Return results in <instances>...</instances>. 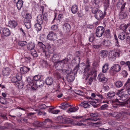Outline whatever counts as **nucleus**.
<instances>
[{"mask_svg":"<svg viewBox=\"0 0 130 130\" xmlns=\"http://www.w3.org/2000/svg\"><path fill=\"white\" fill-rule=\"evenodd\" d=\"M68 62V59L66 58L63 60L57 61L54 63V65L56 69L60 70L63 67L64 64H67Z\"/></svg>","mask_w":130,"mask_h":130,"instance_id":"nucleus-1","label":"nucleus"},{"mask_svg":"<svg viewBox=\"0 0 130 130\" xmlns=\"http://www.w3.org/2000/svg\"><path fill=\"white\" fill-rule=\"evenodd\" d=\"M92 12L95 14L94 17L97 20L102 19L105 16V14L102 11L97 8L93 9Z\"/></svg>","mask_w":130,"mask_h":130,"instance_id":"nucleus-2","label":"nucleus"},{"mask_svg":"<svg viewBox=\"0 0 130 130\" xmlns=\"http://www.w3.org/2000/svg\"><path fill=\"white\" fill-rule=\"evenodd\" d=\"M121 52L119 49H118L116 51H111L109 52V57L110 59H113L114 60L116 59V57H119Z\"/></svg>","mask_w":130,"mask_h":130,"instance_id":"nucleus-3","label":"nucleus"},{"mask_svg":"<svg viewBox=\"0 0 130 130\" xmlns=\"http://www.w3.org/2000/svg\"><path fill=\"white\" fill-rule=\"evenodd\" d=\"M48 55V57L51 56L50 59L51 61L54 63L55 62L58 61L61 57V55L60 54H57L56 53L51 54V55L47 54Z\"/></svg>","mask_w":130,"mask_h":130,"instance_id":"nucleus-4","label":"nucleus"},{"mask_svg":"<svg viewBox=\"0 0 130 130\" xmlns=\"http://www.w3.org/2000/svg\"><path fill=\"white\" fill-rule=\"evenodd\" d=\"M87 99H88V101L90 102V103L91 105H92L94 107H97L99 105V104L97 103H98L101 102V101L99 99H93L91 97H88Z\"/></svg>","mask_w":130,"mask_h":130,"instance_id":"nucleus-5","label":"nucleus"},{"mask_svg":"<svg viewBox=\"0 0 130 130\" xmlns=\"http://www.w3.org/2000/svg\"><path fill=\"white\" fill-rule=\"evenodd\" d=\"M105 29L103 26H99L96 29L95 32L96 36L98 37H101L104 32Z\"/></svg>","mask_w":130,"mask_h":130,"instance_id":"nucleus-6","label":"nucleus"},{"mask_svg":"<svg viewBox=\"0 0 130 130\" xmlns=\"http://www.w3.org/2000/svg\"><path fill=\"white\" fill-rule=\"evenodd\" d=\"M121 69L120 66L118 64H115L112 66L110 69V73L112 75H113L114 73L113 71L115 72H118L120 71Z\"/></svg>","mask_w":130,"mask_h":130,"instance_id":"nucleus-7","label":"nucleus"},{"mask_svg":"<svg viewBox=\"0 0 130 130\" xmlns=\"http://www.w3.org/2000/svg\"><path fill=\"white\" fill-rule=\"evenodd\" d=\"M91 116V118L85 119L83 121H86L87 120H90L92 121H97L99 119L98 118L99 116V114L98 113H91L90 114Z\"/></svg>","mask_w":130,"mask_h":130,"instance_id":"nucleus-8","label":"nucleus"},{"mask_svg":"<svg viewBox=\"0 0 130 130\" xmlns=\"http://www.w3.org/2000/svg\"><path fill=\"white\" fill-rule=\"evenodd\" d=\"M58 120L60 123L69 124L71 123L72 121L70 119L65 117H59L58 118Z\"/></svg>","mask_w":130,"mask_h":130,"instance_id":"nucleus-9","label":"nucleus"},{"mask_svg":"<svg viewBox=\"0 0 130 130\" xmlns=\"http://www.w3.org/2000/svg\"><path fill=\"white\" fill-rule=\"evenodd\" d=\"M38 45L40 48V49L45 54V56L47 58H48V53L47 52V48L46 46L43 44L42 42H39L38 43Z\"/></svg>","mask_w":130,"mask_h":130,"instance_id":"nucleus-10","label":"nucleus"},{"mask_svg":"<svg viewBox=\"0 0 130 130\" xmlns=\"http://www.w3.org/2000/svg\"><path fill=\"white\" fill-rule=\"evenodd\" d=\"M43 20L46 21L47 20L46 17V13H44L43 16L41 14L39 15L37 17V21L38 23L40 24H42L43 22Z\"/></svg>","mask_w":130,"mask_h":130,"instance_id":"nucleus-11","label":"nucleus"},{"mask_svg":"<svg viewBox=\"0 0 130 130\" xmlns=\"http://www.w3.org/2000/svg\"><path fill=\"white\" fill-rule=\"evenodd\" d=\"M128 95L127 94H123L121 96V100L123 101V102H120L119 101V100L117 99L115 100V102H117L116 104L117 105L121 104L123 102H126L127 101H128V99L127 98Z\"/></svg>","mask_w":130,"mask_h":130,"instance_id":"nucleus-12","label":"nucleus"},{"mask_svg":"<svg viewBox=\"0 0 130 130\" xmlns=\"http://www.w3.org/2000/svg\"><path fill=\"white\" fill-rule=\"evenodd\" d=\"M123 1V0H120L119 1L117 4V7L118 8L120 9L121 10H124L125 9V7L126 4V2L122 3L121 2Z\"/></svg>","mask_w":130,"mask_h":130,"instance_id":"nucleus-13","label":"nucleus"},{"mask_svg":"<svg viewBox=\"0 0 130 130\" xmlns=\"http://www.w3.org/2000/svg\"><path fill=\"white\" fill-rule=\"evenodd\" d=\"M47 38L50 40H55L56 39L57 36L55 33L51 31L47 35Z\"/></svg>","mask_w":130,"mask_h":130,"instance_id":"nucleus-14","label":"nucleus"},{"mask_svg":"<svg viewBox=\"0 0 130 130\" xmlns=\"http://www.w3.org/2000/svg\"><path fill=\"white\" fill-rule=\"evenodd\" d=\"M98 79L100 82L104 83L106 82L107 80V79L105 77L104 74L102 73L98 75Z\"/></svg>","mask_w":130,"mask_h":130,"instance_id":"nucleus-15","label":"nucleus"},{"mask_svg":"<svg viewBox=\"0 0 130 130\" xmlns=\"http://www.w3.org/2000/svg\"><path fill=\"white\" fill-rule=\"evenodd\" d=\"M11 70L8 67L3 68L2 71L3 75L5 76H7L10 74Z\"/></svg>","mask_w":130,"mask_h":130,"instance_id":"nucleus-16","label":"nucleus"},{"mask_svg":"<svg viewBox=\"0 0 130 130\" xmlns=\"http://www.w3.org/2000/svg\"><path fill=\"white\" fill-rule=\"evenodd\" d=\"M42 122L43 125L47 124V126L46 127L50 128L52 126L51 124H52V121L51 119L48 118H47L45 119L44 121Z\"/></svg>","mask_w":130,"mask_h":130,"instance_id":"nucleus-17","label":"nucleus"},{"mask_svg":"<svg viewBox=\"0 0 130 130\" xmlns=\"http://www.w3.org/2000/svg\"><path fill=\"white\" fill-rule=\"evenodd\" d=\"M109 115L117 119L120 118L122 116L121 113L113 111L109 113Z\"/></svg>","mask_w":130,"mask_h":130,"instance_id":"nucleus-18","label":"nucleus"},{"mask_svg":"<svg viewBox=\"0 0 130 130\" xmlns=\"http://www.w3.org/2000/svg\"><path fill=\"white\" fill-rule=\"evenodd\" d=\"M63 28L64 31L65 32H69L70 30V25L69 24L66 23L63 25Z\"/></svg>","mask_w":130,"mask_h":130,"instance_id":"nucleus-19","label":"nucleus"},{"mask_svg":"<svg viewBox=\"0 0 130 130\" xmlns=\"http://www.w3.org/2000/svg\"><path fill=\"white\" fill-rule=\"evenodd\" d=\"M127 16V12L124 10H121L119 13V18L120 19H122Z\"/></svg>","mask_w":130,"mask_h":130,"instance_id":"nucleus-20","label":"nucleus"},{"mask_svg":"<svg viewBox=\"0 0 130 130\" xmlns=\"http://www.w3.org/2000/svg\"><path fill=\"white\" fill-rule=\"evenodd\" d=\"M30 69L28 67L23 66L21 68L20 71L21 73L25 74L29 72Z\"/></svg>","mask_w":130,"mask_h":130,"instance_id":"nucleus-21","label":"nucleus"},{"mask_svg":"<svg viewBox=\"0 0 130 130\" xmlns=\"http://www.w3.org/2000/svg\"><path fill=\"white\" fill-rule=\"evenodd\" d=\"M77 59L78 60L77 65H76V66L74 68L73 70V71L75 73H74V74H75L76 73L78 69V68L79 67V66L80 61V58L78 56H76L75 59H74V60H73V61L74 60H75V59Z\"/></svg>","mask_w":130,"mask_h":130,"instance_id":"nucleus-22","label":"nucleus"},{"mask_svg":"<svg viewBox=\"0 0 130 130\" xmlns=\"http://www.w3.org/2000/svg\"><path fill=\"white\" fill-rule=\"evenodd\" d=\"M17 25V23L15 21H9L8 26L11 28H15Z\"/></svg>","mask_w":130,"mask_h":130,"instance_id":"nucleus-23","label":"nucleus"},{"mask_svg":"<svg viewBox=\"0 0 130 130\" xmlns=\"http://www.w3.org/2000/svg\"><path fill=\"white\" fill-rule=\"evenodd\" d=\"M129 26L130 24H127L126 25L124 24H123L120 26L119 28L123 31L126 32L127 31V29Z\"/></svg>","mask_w":130,"mask_h":130,"instance_id":"nucleus-24","label":"nucleus"},{"mask_svg":"<svg viewBox=\"0 0 130 130\" xmlns=\"http://www.w3.org/2000/svg\"><path fill=\"white\" fill-rule=\"evenodd\" d=\"M45 83L48 86L52 85L53 83V80L52 78L51 77L47 78L45 80Z\"/></svg>","mask_w":130,"mask_h":130,"instance_id":"nucleus-25","label":"nucleus"},{"mask_svg":"<svg viewBox=\"0 0 130 130\" xmlns=\"http://www.w3.org/2000/svg\"><path fill=\"white\" fill-rule=\"evenodd\" d=\"M120 64V65L123 67H125L127 66L128 68V70L130 71V62L129 61H127L126 62L124 61H121Z\"/></svg>","mask_w":130,"mask_h":130,"instance_id":"nucleus-26","label":"nucleus"},{"mask_svg":"<svg viewBox=\"0 0 130 130\" xmlns=\"http://www.w3.org/2000/svg\"><path fill=\"white\" fill-rule=\"evenodd\" d=\"M3 32L4 35L6 36H9L11 34L10 31L6 28H4L3 29Z\"/></svg>","mask_w":130,"mask_h":130,"instance_id":"nucleus-27","label":"nucleus"},{"mask_svg":"<svg viewBox=\"0 0 130 130\" xmlns=\"http://www.w3.org/2000/svg\"><path fill=\"white\" fill-rule=\"evenodd\" d=\"M36 83L38 87L40 88L42 87L44 85V81L42 79L37 81Z\"/></svg>","mask_w":130,"mask_h":130,"instance_id":"nucleus-28","label":"nucleus"},{"mask_svg":"<svg viewBox=\"0 0 130 130\" xmlns=\"http://www.w3.org/2000/svg\"><path fill=\"white\" fill-rule=\"evenodd\" d=\"M90 65L89 64V62L88 61L86 62V65L84 69V73L88 74L90 70Z\"/></svg>","mask_w":130,"mask_h":130,"instance_id":"nucleus-29","label":"nucleus"},{"mask_svg":"<svg viewBox=\"0 0 130 130\" xmlns=\"http://www.w3.org/2000/svg\"><path fill=\"white\" fill-rule=\"evenodd\" d=\"M12 125L11 123H6L4 126H1L0 128L3 129H10L12 128Z\"/></svg>","mask_w":130,"mask_h":130,"instance_id":"nucleus-30","label":"nucleus"},{"mask_svg":"<svg viewBox=\"0 0 130 130\" xmlns=\"http://www.w3.org/2000/svg\"><path fill=\"white\" fill-rule=\"evenodd\" d=\"M14 85L19 89H21L23 88L24 84L23 82L20 81H18L17 83L14 84Z\"/></svg>","mask_w":130,"mask_h":130,"instance_id":"nucleus-31","label":"nucleus"},{"mask_svg":"<svg viewBox=\"0 0 130 130\" xmlns=\"http://www.w3.org/2000/svg\"><path fill=\"white\" fill-rule=\"evenodd\" d=\"M109 63H106L103 66L102 68V72L103 73H106L108 70L109 68Z\"/></svg>","mask_w":130,"mask_h":130,"instance_id":"nucleus-32","label":"nucleus"},{"mask_svg":"<svg viewBox=\"0 0 130 130\" xmlns=\"http://www.w3.org/2000/svg\"><path fill=\"white\" fill-rule=\"evenodd\" d=\"M16 3L17 4V7L18 9L20 10L23 6V1L22 0H20Z\"/></svg>","mask_w":130,"mask_h":130,"instance_id":"nucleus-33","label":"nucleus"},{"mask_svg":"<svg viewBox=\"0 0 130 130\" xmlns=\"http://www.w3.org/2000/svg\"><path fill=\"white\" fill-rule=\"evenodd\" d=\"M24 24L26 27L27 29H29L31 27L30 20H24Z\"/></svg>","mask_w":130,"mask_h":130,"instance_id":"nucleus-34","label":"nucleus"},{"mask_svg":"<svg viewBox=\"0 0 130 130\" xmlns=\"http://www.w3.org/2000/svg\"><path fill=\"white\" fill-rule=\"evenodd\" d=\"M71 11L73 14L76 13L78 10V6L76 5H73L71 7Z\"/></svg>","mask_w":130,"mask_h":130,"instance_id":"nucleus-35","label":"nucleus"},{"mask_svg":"<svg viewBox=\"0 0 130 130\" xmlns=\"http://www.w3.org/2000/svg\"><path fill=\"white\" fill-rule=\"evenodd\" d=\"M33 126L35 127H40L43 125L42 122H40L38 121H35L32 123Z\"/></svg>","mask_w":130,"mask_h":130,"instance_id":"nucleus-36","label":"nucleus"},{"mask_svg":"<svg viewBox=\"0 0 130 130\" xmlns=\"http://www.w3.org/2000/svg\"><path fill=\"white\" fill-rule=\"evenodd\" d=\"M40 65L43 67H46L48 66L47 61L44 59H41L40 61Z\"/></svg>","mask_w":130,"mask_h":130,"instance_id":"nucleus-37","label":"nucleus"},{"mask_svg":"<svg viewBox=\"0 0 130 130\" xmlns=\"http://www.w3.org/2000/svg\"><path fill=\"white\" fill-rule=\"evenodd\" d=\"M109 0H104L103 3L104 6L105 10H106L109 8Z\"/></svg>","mask_w":130,"mask_h":130,"instance_id":"nucleus-38","label":"nucleus"},{"mask_svg":"<svg viewBox=\"0 0 130 130\" xmlns=\"http://www.w3.org/2000/svg\"><path fill=\"white\" fill-rule=\"evenodd\" d=\"M100 53L101 54L102 58H103L106 57L108 54L107 51L106 50H102L100 52Z\"/></svg>","mask_w":130,"mask_h":130,"instance_id":"nucleus-39","label":"nucleus"},{"mask_svg":"<svg viewBox=\"0 0 130 130\" xmlns=\"http://www.w3.org/2000/svg\"><path fill=\"white\" fill-rule=\"evenodd\" d=\"M35 46L34 43L31 42L28 43L27 45V48L29 50L33 49Z\"/></svg>","mask_w":130,"mask_h":130,"instance_id":"nucleus-40","label":"nucleus"},{"mask_svg":"<svg viewBox=\"0 0 130 130\" xmlns=\"http://www.w3.org/2000/svg\"><path fill=\"white\" fill-rule=\"evenodd\" d=\"M79 106H83L85 108H88L90 107V105L88 102H82L81 104H79Z\"/></svg>","mask_w":130,"mask_h":130,"instance_id":"nucleus-41","label":"nucleus"},{"mask_svg":"<svg viewBox=\"0 0 130 130\" xmlns=\"http://www.w3.org/2000/svg\"><path fill=\"white\" fill-rule=\"evenodd\" d=\"M101 44L105 46H108L110 45V41L107 40H104Z\"/></svg>","mask_w":130,"mask_h":130,"instance_id":"nucleus-42","label":"nucleus"},{"mask_svg":"<svg viewBox=\"0 0 130 130\" xmlns=\"http://www.w3.org/2000/svg\"><path fill=\"white\" fill-rule=\"evenodd\" d=\"M54 108V107L52 108H49L50 110H49V112L54 114H56L60 112V110H56L53 109Z\"/></svg>","mask_w":130,"mask_h":130,"instance_id":"nucleus-43","label":"nucleus"},{"mask_svg":"<svg viewBox=\"0 0 130 130\" xmlns=\"http://www.w3.org/2000/svg\"><path fill=\"white\" fill-rule=\"evenodd\" d=\"M38 23L36 24L35 25V28L36 30L38 31H39L41 30L42 28V27L41 25Z\"/></svg>","mask_w":130,"mask_h":130,"instance_id":"nucleus-44","label":"nucleus"},{"mask_svg":"<svg viewBox=\"0 0 130 130\" xmlns=\"http://www.w3.org/2000/svg\"><path fill=\"white\" fill-rule=\"evenodd\" d=\"M122 82L120 81H118L115 83V85L117 88H119L123 86Z\"/></svg>","mask_w":130,"mask_h":130,"instance_id":"nucleus-45","label":"nucleus"},{"mask_svg":"<svg viewBox=\"0 0 130 130\" xmlns=\"http://www.w3.org/2000/svg\"><path fill=\"white\" fill-rule=\"evenodd\" d=\"M118 38L121 40H123L125 38V34L123 33H120L119 35Z\"/></svg>","mask_w":130,"mask_h":130,"instance_id":"nucleus-46","label":"nucleus"},{"mask_svg":"<svg viewBox=\"0 0 130 130\" xmlns=\"http://www.w3.org/2000/svg\"><path fill=\"white\" fill-rule=\"evenodd\" d=\"M79 108L78 107H73L70 108L68 110V111H69L71 112H75Z\"/></svg>","mask_w":130,"mask_h":130,"instance_id":"nucleus-47","label":"nucleus"},{"mask_svg":"<svg viewBox=\"0 0 130 130\" xmlns=\"http://www.w3.org/2000/svg\"><path fill=\"white\" fill-rule=\"evenodd\" d=\"M116 93L115 92L112 91H111L107 93V96L110 97L112 98L115 96Z\"/></svg>","mask_w":130,"mask_h":130,"instance_id":"nucleus-48","label":"nucleus"},{"mask_svg":"<svg viewBox=\"0 0 130 130\" xmlns=\"http://www.w3.org/2000/svg\"><path fill=\"white\" fill-rule=\"evenodd\" d=\"M74 79L75 77L73 75H70L67 77V80L69 82H72Z\"/></svg>","mask_w":130,"mask_h":130,"instance_id":"nucleus-49","label":"nucleus"},{"mask_svg":"<svg viewBox=\"0 0 130 130\" xmlns=\"http://www.w3.org/2000/svg\"><path fill=\"white\" fill-rule=\"evenodd\" d=\"M62 72H66V73L67 74H70L72 72V70L71 69L69 68H68L66 70L65 69H63L62 70Z\"/></svg>","mask_w":130,"mask_h":130,"instance_id":"nucleus-50","label":"nucleus"},{"mask_svg":"<svg viewBox=\"0 0 130 130\" xmlns=\"http://www.w3.org/2000/svg\"><path fill=\"white\" fill-rule=\"evenodd\" d=\"M19 45L21 46H25L27 44V42L25 41H19L18 42Z\"/></svg>","mask_w":130,"mask_h":130,"instance_id":"nucleus-51","label":"nucleus"},{"mask_svg":"<svg viewBox=\"0 0 130 130\" xmlns=\"http://www.w3.org/2000/svg\"><path fill=\"white\" fill-rule=\"evenodd\" d=\"M29 85L31 86V88L33 90H36L38 88V86L36 85V83L34 84L33 82L29 84Z\"/></svg>","mask_w":130,"mask_h":130,"instance_id":"nucleus-52","label":"nucleus"},{"mask_svg":"<svg viewBox=\"0 0 130 130\" xmlns=\"http://www.w3.org/2000/svg\"><path fill=\"white\" fill-rule=\"evenodd\" d=\"M103 0H94V3L96 5V6L97 7H100L99 4Z\"/></svg>","mask_w":130,"mask_h":130,"instance_id":"nucleus-53","label":"nucleus"},{"mask_svg":"<svg viewBox=\"0 0 130 130\" xmlns=\"http://www.w3.org/2000/svg\"><path fill=\"white\" fill-rule=\"evenodd\" d=\"M24 18H25L24 20H30L31 18V15L30 14L27 13L26 14Z\"/></svg>","mask_w":130,"mask_h":130,"instance_id":"nucleus-54","label":"nucleus"},{"mask_svg":"<svg viewBox=\"0 0 130 130\" xmlns=\"http://www.w3.org/2000/svg\"><path fill=\"white\" fill-rule=\"evenodd\" d=\"M101 124V122H99L96 123H93L91 122H89L87 123L88 125L90 126V125H98L100 124Z\"/></svg>","mask_w":130,"mask_h":130,"instance_id":"nucleus-55","label":"nucleus"},{"mask_svg":"<svg viewBox=\"0 0 130 130\" xmlns=\"http://www.w3.org/2000/svg\"><path fill=\"white\" fill-rule=\"evenodd\" d=\"M18 81H20L22 78V76L20 73H18L15 77Z\"/></svg>","mask_w":130,"mask_h":130,"instance_id":"nucleus-56","label":"nucleus"},{"mask_svg":"<svg viewBox=\"0 0 130 130\" xmlns=\"http://www.w3.org/2000/svg\"><path fill=\"white\" fill-rule=\"evenodd\" d=\"M110 30L109 29H107L105 31L106 36L107 38H109L110 37Z\"/></svg>","mask_w":130,"mask_h":130,"instance_id":"nucleus-57","label":"nucleus"},{"mask_svg":"<svg viewBox=\"0 0 130 130\" xmlns=\"http://www.w3.org/2000/svg\"><path fill=\"white\" fill-rule=\"evenodd\" d=\"M41 78V76L39 75H36L34 77V80L36 82L39 80Z\"/></svg>","mask_w":130,"mask_h":130,"instance_id":"nucleus-58","label":"nucleus"},{"mask_svg":"<svg viewBox=\"0 0 130 130\" xmlns=\"http://www.w3.org/2000/svg\"><path fill=\"white\" fill-rule=\"evenodd\" d=\"M89 76L88 74L84 73L82 78V79H84L85 80H87Z\"/></svg>","mask_w":130,"mask_h":130,"instance_id":"nucleus-59","label":"nucleus"},{"mask_svg":"<svg viewBox=\"0 0 130 130\" xmlns=\"http://www.w3.org/2000/svg\"><path fill=\"white\" fill-rule=\"evenodd\" d=\"M87 80V84L91 85L93 81V78L92 77H90L88 80Z\"/></svg>","mask_w":130,"mask_h":130,"instance_id":"nucleus-60","label":"nucleus"},{"mask_svg":"<svg viewBox=\"0 0 130 130\" xmlns=\"http://www.w3.org/2000/svg\"><path fill=\"white\" fill-rule=\"evenodd\" d=\"M116 122L115 121H113L112 120H110L108 122V123L110 125L112 126H114L116 124Z\"/></svg>","mask_w":130,"mask_h":130,"instance_id":"nucleus-61","label":"nucleus"},{"mask_svg":"<svg viewBox=\"0 0 130 130\" xmlns=\"http://www.w3.org/2000/svg\"><path fill=\"white\" fill-rule=\"evenodd\" d=\"M31 54L34 57H36L38 56L37 52L35 50L31 52Z\"/></svg>","mask_w":130,"mask_h":130,"instance_id":"nucleus-62","label":"nucleus"},{"mask_svg":"<svg viewBox=\"0 0 130 130\" xmlns=\"http://www.w3.org/2000/svg\"><path fill=\"white\" fill-rule=\"evenodd\" d=\"M108 107V106L107 104H105L102 105L100 107L101 109L102 110H104L106 109Z\"/></svg>","mask_w":130,"mask_h":130,"instance_id":"nucleus-63","label":"nucleus"},{"mask_svg":"<svg viewBox=\"0 0 130 130\" xmlns=\"http://www.w3.org/2000/svg\"><path fill=\"white\" fill-rule=\"evenodd\" d=\"M58 26L56 25H54L51 27V29L53 31L56 30H57Z\"/></svg>","mask_w":130,"mask_h":130,"instance_id":"nucleus-64","label":"nucleus"}]
</instances>
